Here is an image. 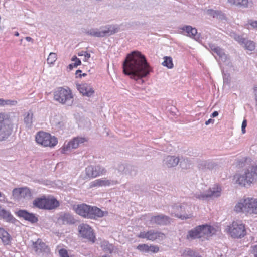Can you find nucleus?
Instances as JSON below:
<instances>
[{"mask_svg": "<svg viewBox=\"0 0 257 257\" xmlns=\"http://www.w3.org/2000/svg\"><path fill=\"white\" fill-rule=\"evenodd\" d=\"M123 73L135 81L146 77L152 71L144 55L134 51L127 55L122 64Z\"/></svg>", "mask_w": 257, "mask_h": 257, "instance_id": "f257e3e1", "label": "nucleus"}, {"mask_svg": "<svg viewBox=\"0 0 257 257\" xmlns=\"http://www.w3.org/2000/svg\"><path fill=\"white\" fill-rule=\"evenodd\" d=\"M234 210L246 216L257 215V199L249 197L241 199L235 205Z\"/></svg>", "mask_w": 257, "mask_h": 257, "instance_id": "f03ea898", "label": "nucleus"}, {"mask_svg": "<svg viewBox=\"0 0 257 257\" xmlns=\"http://www.w3.org/2000/svg\"><path fill=\"white\" fill-rule=\"evenodd\" d=\"M217 229L213 226L208 225H202L196 227L193 229L190 230L187 235V239H195L201 238L208 239V238L215 234Z\"/></svg>", "mask_w": 257, "mask_h": 257, "instance_id": "7ed1b4c3", "label": "nucleus"}, {"mask_svg": "<svg viewBox=\"0 0 257 257\" xmlns=\"http://www.w3.org/2000/svg\"><path fill=\"white\" fill-rule=\"evenodd\" d=\"M74 209L77 214L85 218L96 219L104 215L103 212L100 209L85 204L77 205Z\"/></svg>", "mask_w": 257, "mask_h": 257, "instance_id": "20e7f679", "label": "nucleus"}, {"mask_svg": "<svg viewBox=\"0 0 257 257\" xmlns=\"http://www.w3.org/2000/svg\"><path fill=\"white\" fill-rule=\"evenodd\" d=\"M36 142L45 147L54 148L58 144V140L55 136L43 131H40L35 136Z\"/></svg>", "mask_w": 257, "mask_h": 257, "instance_id": "39448f33", "label": "nucleus"}, {"mask_svg": "<svg viewBox=\"0 0 257 257\" xmlns=\"http://www.w3.org/2000/svg\"><path fill=\"white\" fill-rule=\"evenodd\" d=\"M227 232L233 238H241L246 235L245 224L241 221H233L228 226Z\"/></svg>", "mask_w": 257, "mask_h": 257, "instance_id": "423d86ee", "label": "nucleus"}, {"mask_svg": "<svg viewBox=\"0 0 257 257\" xmlns=\"http://www.w3.org/2000/svg\"><path fill=\"white\" fill-rule=\"evenodd\" d=\"M54 99L62 104L69 105L73 102V95L69 88L60 87L55 91Z\"/></svg>", "mask_w": 257, "mask_h": 257, "instance_id": "0eeeda50", "label": "nucleus"}, {"mask_svg": "<svg viewBox=\"0 0 257 257\" xmlns=\"http://www.w3.org/2000/svg\"><path fill=\"white\" fill-rule=\"evenodd\" d=\"M12 131V124L8 115L0 113V141L7 139Z\"/></svg>", "mask_w": 257, "mask_h": 257, "instance_id": "6e6552de", "label": "nucleus"}, {"mask_svg": "<svg viewBox=\"0 0 257 257\" xmlns=\"http://www.w3.org/2000/svg\"><path fill=\"white\" fill-rule=\"evenodd\" d=\"M31 248L32 251L37 255H44L50 252V249L46 242L41 238H38L35 241H32Z\"/></svg>", "mask_w": 257, "mask_h": 257, "instance_id": "1a4fd4ad", "label": "nucleus"}, {"mask_svg": "<svg viewBox=\"0 0 257 257\" xmlns=\"http://www.w3.org/2000/svg\"><path fill=\"white\" fill-rule=\"evenodd\" d=\"M138 237L154 241L156 240H162L165 238L166 236L163 233L154 230H149L147 231L141 232L138 235Z\"/></svg>", "mask_w": 257, "mask_h": 257, "instance_id": "9d476101", "label": "nucleus"}, {"mask_svg": "<svg viewBox=\"0 0 257 257\" xmlns=\"http://www.w3.org/2000/svg\"><path fill=\"white\" fill-rule=\"evenodd\" d=\"M78 232L80 236L94 243L95 241V236L93 229L88 224L82 223L78 226Z\"/></svg>", "mask_w": 257, "mask_h": 257, "instance_id": "9b49d317", "label": "nucleus"}, {"mask_svg": "<svg viewBox=\"0 0 257 257\" xmlns=\"http://www.w3.org/2000/svg\"><path fill=\"white\" fill-rule=\"evenodd\" d=\"M87 140L84 137H76L69 142L67 144H64L61 148V152L62 154H66L67 152L72 149L77 148L81 144L87 142Z\"/></svg>", "mask_w": 257, "mask_h": 257, "instance_id": "f8f14e48", "label": "nucleus"}, {"mask_svg": "<svg viewBox=\"0 0 257 257\" xmlns=\"http://www.w3.org/2000/svg\"><path fill=\"white\" fill-rule=\"evenodd\" d=\"M106 171L101 166H89L85 169V173L87 178H94L98 176L103 175L105 173Z\"/></svg>", "mask_w": 257, "mask_h": 257, "instance_id": "ddd939ff", "label": "nucleus"}, {"mask_svg": "<svg viewBox=\"0 0 257 257\" xmlns=\"http://www.w3.org/2000/svg\"><path fill=\"white\" fill-rule=\"evenodd\" d=\"M13 196L16 199H31L32 193L27 187L16 188L13 190Z\"/></svg>", "mask_w": 257, "mask_h": 257, "instance_id": "4468645a", "label": "nucleus"}, {"mask_svg": "<svg viewBox=\"0 0 257 257\" xmlns=\"http://www.w3.org/2000/svg\"><path fill=\"white\" fill-rule=\"evenodd\" d=\"M221 188L218 185H215L211 188H210L206 193L200 194L198 198L202 199H205L209 197H217L220 195Z\"/></svg>", "mask_w": 257, "mask_h": 257, "instance_id": "2eb2a0df", "label": "nucleus"}, {"mask_svg": "<svg viewBox=\"0 0 257 257\" xmlns=\"http://www.w3.org/2000/svg\"><path fill=\"white\" fill-rule=\"evenodd\" d=\"M16 215L32 223H36L38 221V217L32 213H29L25 210H19L16 213Z\"/></svg>", "mask_w": 257, "mask_h": 257, "instance_id": "dca6fc26", "label": "nucleus"}, {"mask_svg": "<svg viewBox=\"0 0 257 257\" xmlns=\"http://www.w3.org/2000/svg\"><path fill=\"white\" fill-rule=\"evenodd\" d=\"M77 89L83 95L90 97L94 93L93 88L87 84H81L77 85Z\"/></svg>", "mask_w": 257, "mask_h": 257, "instance_id": "f3484780", "label": "nucleus"}, {"mask_svg": "<svg viewBox=\"0 0 257 257\" xmlns=\"http://www.w3.org/2000/svg\"><path fill=\"white\" fill-rule=\"evenodd\" d=\"M59 206V201L53 196H45V210H53Z\"/></svg>", "mask_w": 257, "mask_h": 257, "instance_id": "a211bd4d", "label": "nucleus"}, {"mask_svg": "<svg viewBox=\"0 0 257 257\" xmlns=\"http://www.w3.org/2000/svg\"><path fill=\"white\" fill-rule=\"evenodd\" d=\"M58 222L60 224H73L75 220L72 215L66 213L59 217Z\"/></svg>", "mask_w": 257, "mask_h": 257, "instance_id": "6ab92c4d", "label": "nucleus"}, {"mask_svg": "<svg viewBox=\"0 0 257 257\" xmlns=\"http://www.w3.org/2000/svg\"><path fill=\"white\" fill-rule=\"evenodd\" d=\"M150 221L153 224L164 225L169 222V218L163 215L154 216L151 218Z\"/></svg>", "mask_w": 257, "mask_h": 257, "instance_id": "aec40b11", "label": "nucleus"}, {"mask_svg": "<svg viewBox=\"0 0 257 257\" xmlns=\"http://www.w3.org/2000/svg\"><path fill=\"white\" fill-rule=\"evenodd\" d=\"M235 39L240 44H244L245 49L249 51H253L254 50L255 45V43L253 41L246 40L245 38L241 36H237L235 38Z\"/></svg>", "mask_w": 257, "mask_h": 257, "instance_id": "412c9836", "label": "nucleus"}, {"mask_svg": "<svg viewBox=\"0 0 257 257\" xmlns=\"http://www.w3.org/2000/svg\"><path fill=\"white\" fill-rule=\"evenodd\" d=\"M113 181L107 180L105 178L96 179L92 182L90 184L91 188L96 187L108 186L113 184Z\"/></svg>", "mask_w": 257, "mask_h": 257, "instance_id": "4be33fe9", "label": "nucleus"}, {"mask_svg": "<svg viewBox=\"0 0 257 257\" xmlns=\"http://www.w3.org/2000/svg\"><path fill=\"white\" fill-rule=\"evenodd\" d=\"M0 219H3L7 222H14L15 220V218L11 214L10 212L5 209L0 205Z\"/></svg>", "mask_w": 257, "mask_h": 257, "instance_id": "5701e85b", "label": "nucleus"}, {"mask_svg": "<svg viewBox=\"0 0 257 257\" xmlns=\"http://www.w3.org/2000/svg\"><path fill=\"white\" fill-rule=\"evenodd\" d=\"M0 239L5 245L10 244L12 240L9 233L2 227H0Z\"/></svg>", "mask_w": 257, "mask_h": 257, "instance_id": "b1692460", "label": "nucleus"}, {"mask_svg": "<svg viewBox=\"0 0 257 257\" xmlns=\"http://www.w3.org/2000/svg\"><path fill=\"white\" fill-rule=\"evenodd\" d=\"M181 29L187 33V36L195 39H196L197 30L196 28H193L191 26H185Z\"/></svg>", "mask_w": 257, "mask_h": 257, "instance_id": "393cba45", "label": "nucleus"}, {"mask_svg": "<svg viewBox=\"0 0 257 257\" xmlns=\"http://www.w3.org/2000/svg\"><path fill=\"white\" fill-rule=\"evenodd\" d=\"M33 206L39 209H45V196L36 198L33 202Z\"/></svg>", "mask_w": 257, "mask_h": 257, "instance_id": "a878e982", "label": "nucleus"}, {"mask_svg": "<svg viewBox=\"0 0 257 257\" xmlns=\"http://www.w3.org/2000/svg\"><path fill=\"white\" fill-rule=\"evenodd\" d=\"M173 209H174V216L181 219L190 218L192 216L191 214L185 215V214L182 215V214H179L177 212L179 211H180L181 212H183V211L184 210V206H174L173 207Z\"/></svg>", "mask_w": 257, "mask_h": 257, "instance_id": "bb28decb", "label": "nucleus"}, {"mask_svg": "<svg viewBox=\"0 0 257 257\" xmlns=\"http://www.w3.org/2000/svg\"><path fill=\"white\" fill-rule=\"evenodd\" d=\"M231 5L235 6L240 8H247L249 0H227Z\"/></svg>", "mask_w": 257, "mask_h": 257, "instance_id": "cd10ccee", "label": "nucleus"}, {"mask_svg": "<svg viewBox=\"0 0 257 257\" xmlns=\"http://www.w3.org/2000/svg\"><path fill=\"white\" fill-rule=\"evenodd\" d=\"M179 159L174 156H169L166 158V164L168 167L176 166L179 163Z\"/></svg>", "mask_w": 257, "mask_h": 257, "instance_id": "c85d7f7f", "label": "nucleus"}, {"mask_svg": "<svg viewBox=\"0 0 257 257\" xmlns=\"http://www.w3.org/2000/svg\"><path fill=\"white\" fill-rule=\"evenodd\" d=\"M119 30V28L118 26H116L115 25H109L108 27H106L105 30H102L103 33H104V36L106 35H111L117 33Z\"/></svg>", "mask_w": 257, "mask_h": 257, "instance_id": "c756f323", "label": "nucleus"}, {"mask_svg": "<svg viewBox=\"0 0 257 257\" xmlns=\"http://www.w3.org/2000/svg\"><path fill=\"white\" fill-rule=\"evenodd\" d=\"M164 61L162 64L169 69H171L173 67L174 65L172 61V59L171 57L165 56L164 57Z\"/></svg>", "mask_w": 257, "mask_h": 257, "instance_id": "7c9ffc66", "label": "nucleus"}, {"mask_svg": "<svg viewBox=\"0 0 257 257\" xmlns=\"http://www.w3.org/2000/svg\"><path fill=\"white\" fill-rule=\"evenodd\" d=\"M71 60L74 62L71 64H70L68 67L70 70H72L74 68L77 67L78 66L80 65L81 62L79 59H78L76 56H74Z\"/></svg>", "mask_w": 257, "mask_h": 257, "instance_id": "2f4dec72", "label": "nucleus"}, {"mask_svg": "<svg viewBox=\"0 0 257 257\" xmlns=\"http://www.w3.org/2000/svg\"><path fill=\"white\" fill-rule=\"evenodd\" d=\"M210 48L214 53H216L220 58L225 55L223 50L219 47L212 45L210 46Z\"/></svg>", "mask_w": 257, "mask_h": 257, "instance_id": "473e14b6", "label": "nucleus"}, {"mask_svg": "<svg viewBox=\"0 0 257 257\" xmlns=\"http://www.w3.org/2000/svg\"><path fill=\"white\" fill-rule=\"evenodd\" d=\"M57 59V56L56 53L52 52L50 53L48 56V57L47 58V62L51 66V65L54 64Z\"/></svg>", "mask_w": 257, "mask_h": 257, "instance_id": "72a5a7b5", "label": "nucleus"}, {"mask_svg": "<svg viewBox=\"0 0 257 257\" xmlns=\"http://www.w3.org/2000/svg\"><path fill=\"white\" fill-rule=\"evenodd\" d=\"M89 34L92 36L97 37H104V33L102 30L99 31L98 30H91L89 32Z\"/></svg>", "mask_w": 257, "mask_h": 257, "instance_id": "f704fd0d", "label": "nucleus"}, {"mask_svg": "<svg viewBox=\"0 0 257 257\" xmlns=\"http://www.w3.org/2000/svg\"><path fill=\"white\" fill-rule=\"evenodd\" d=\"M137 249L142 252H148L149 245L147 244H140L137 246Z\"/></svg>", "mask_w": 257, "mask_h": 257, "instance_id": "c9c22d12", "label": "nucleus"}, {"mask_svg": "<svg viewBox=\"0 0 257 257\" xmlns=\"http://www.w3.org/2000/svg\"><path fill=\"white\" fill-rule=\"evenodd\" d=\"M33 114L32 113H28L24 118V122L29 125H31L33 122Z\"/></svg>", "mask_w": 257, "mask_h": 257, "instance_id": "e433bc0d", "label": "nucleus"}, {"mask_svg": "<svg viewBox=\"0 0 257 257\" xmlns=\"http://www.w3.org/2000/svg\"><path fill=\"white\" fill-rule=\"evenodd\" d=\"M59 254L60 257H74V255H69L67 250L64 248L59 250Z\"/></svg>", "mask_w": 257, "mask_h": 257, "instance_id": "4c0bfd02", "label": "nucleus"}, {"mask_svg": "<svg viewBox=\"0 0 257 257\" xmlns=\"http://www.w3.org/2000/svg\"><path fill=\"white\" fill-rule=\"evenodd\" d=\"M79 56H84L83 61H88V59L90 58V54L87 51H82L78 53Z\"/></svg>", "mask_w": 257, "mask_h": 257, "instance_id": "58836bf2", "label": "nucleus"}, {"mask_svg": "<svg viewBox=\"0 0 257 257\" xmlns=\"http://www.w3.org/2000/svg\"><path fill=\"white\" fill-rule=\"evenodd\" d=\"M148 252L157 253L159 251V247L157 245H149Z\"/></svg>", "mask_w": 257, "mask_h": 257, "instance_id": "ea45409f", "label": "nucleus"}, {"mask_svg": "<svg viewBox=\"0 0 257 257\" xmlns=\"http://www.w3.org/2000/svg\"><path fill=\"white\" fill-rule=\"evenodd\" d=\"M17 101L15 100H4V105H15L17 104Z\"/></svg>", "mask_w": 257, "mask_h": 257, "instance_id": "a19ab883", "label": "nucleus"}, {"mask_svg": "<svg viewBox=\"0 0 257 257\" xmlns=\"http://www.w3.org/2000/svg\"><path fill=\"white\" fill-rule=\"evenodd\" d=\"M248 24L251 25L253 28L257 29V21L250 20L248 21Z\"/></svg>", "mask_w": 257, "mask_h": 257, "instance_id": "79ce46f5", "label": "nucleus"}, {"mask_svg": "<svg viewBox=\"0 0 257 257\" xmlns=\"http://www.w3.org/2000/svg\"><path fill=\"white\" fill-rule=\"evenodd\" d=\"M247 126V120L246 119H244L242 123L241 128H242V132L243 134H244L245 133V127Z\"/></svg>", "mask_w": 257, "mask_h": 257, "instance_id": "37998d69", "label": "nucleus"}, {"mask_svg": "<svg viewBox=\"0 0 257 257\" xmlns=\"http://www.w3.org/2000/svg\"><path fill=\"white\" fill-rule=\"evenodd\" d=\"M252 253L257 257V244L252 247Z\"/></svg>", "mask_w": 257, "mask_h": 257, "instance_id": "c03bdc74", "label": "nucleus"}, {"mask_svg": "<svg viewBox=\"0 0 257 257\" xmlns=\"http://www.w3.org/2000/svg\"><path fill=\"white\" fill-rule=\"evenodd\" d=\"M82 72V71L80 70H77L76 71V73H75V74L77 76H78L79 77H82V75L81 74V73Z\"/></svg>", "mask_w": 257, "mask_h": 257, "instance_id": "a18cd8bd", "label": "nucleus"}, {"mask_svg": "<svg viewBox=\"0 0 257 257\" xmlns=\"http://www.w3.org/2000/svg\"><path fill=\"white\" fill-rule=\"evenodd\" d=\"M218 115V113L217 111H214L212 114H211V117H216Z\"/></svg>", "mask_w": 257, "mask_h": 257, "instance_id": "49530a36", "label": "nucleus"}, {"mask_svg": "<svg viewBox=\"0 0 257 257\" xmlns=\"http://www.w3.org/2000/svg\"><path fill=\"white\" fill-rule=\"evenodd\" d=\"M213 122H214V120H213L212 119H209L207 121H206L205 124L206 125H208L209 123H213Z\"/></svg>", "mask_w": 257, "mask_h": 257, "instance_id": "de8ad7c7", "label": "nucleus"}, {"mask_svg": "<svg viewBox=\"0 0 257 257\" xmlns=\"http://www.w3.org/2000/svg\"><path fill=\"white\" fill-rule=\"evenodd\" d=\"M26 40L28 41H31V40H32V38H31L30 37H26Z\"/></svg>", "mask_w": 257, "mask_h": 257, "instance_id": "09e8293b", "label": "nucleus"}, {"mask_svg": "<svg viewBox=\"0 0 257 257\" xmlns=\"http://www.w3.org/2000/svg\"><path fill=\"white\" fill-rule=\"evenodd\" d=\"M0 105H4V100L0 99Z\"/></svg>", "mask_w": 257, "mask_h": 257, "instance_id": "8fccbe9b", "label": "nucleus"}, {"mask_svg": "<svg viewBox=\"0 0 257 257\" xmlns=\"http://www.w3.org/2000/svg\"><path fill=\"white\" fill-rule=\"evenodd\" d=\"M14 35H15V36H17H17H19V32H15V33H14Z\"/></svg>", "mask_w": 257, "mask_h": 257, "instance_id": "3c124183", "label": "nucleus"}, {"mask_svg": "<svg viewBox=\"0 0 257 257\" xmlns=\"http://www.w3.org/2000/svg\"><path fill=\"white\" fill-rule=\"evenodd\" d=\"M86 75V74L85 73H83L82 75V76H85Z\"/></svg>", "mask_w": 257, "mask_h": 257, "instance_id": "603ef678", "label": "nucleus"}, {"mask_svg": "<svg viewBox=\"0 0 257 257\" xmlns=\"http://www.w3.org/2000/svg\"><path fill=\"white\" fill-rule=\"evenodd\" d=\"M102 257H110V256H109L108 255H103Z\"/></svg>", "mask_w": 257, "mask_h": 257, "instance_id": "864d4df0", "label": "nucleus"}, {"mask_svg": "<svg viewBox=\"0 0 257 257\" xmlns=\"http://www.w3.org/2000/svg\"><path fill=\"white\" fill-rule=\"evenodd\" d=\"M2 193L0 192V197H2Z\"/></svg>", "mask_w": 257, "mask_h": 257, "instance_id": "5fc2aeb1", "label": "nucleus"}]
</instances>
